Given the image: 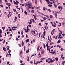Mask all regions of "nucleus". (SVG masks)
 <instances>
[{
  "label": "nucleus",
  "mask_w": 65,
  "mask_h": 65,
  "mask_svg": "<svg viewBox=\"0 0 65 65\" xmlns=\"http://www.w3.org/2000/svg\"><path fill=\"white\" fill-rule=\"evenodd\" d=\"M27 58H28V59L27 60L28 61H30V60H29V56H27ZM28 60H29V61H28Z\"/></svg>",
  "instance_id": "nucleus-39"
},
{
  "label": "nucleus",
  "mask_w": 65,
  "mask_h": 65,
  "mask_svg": "<svg viewBox=\"0 0 65 65\" xmlns=\"http://www.w3.org/2000/svg\"><path fill=\"white\" fill-rule=\"evenodd\" d=\"M43 19L44 20L43 21H45V20H46V18L45 17H44V18H43Z\"/></svg>",
  "instance_id": "nucleus-6"
},
{
  "label": "nucleus",
  "mask_w": 65,
  "mask_h": 65,
  "mask_svg": "<svg viewBox=\"0 0 65 65\" xmlns=\"http://www.w3.org/2000/svg\"><path fill=\"white\" fill-rule=\"evenodd\" d=\"M21 35L23 34V30L21 32Z\"/></svg>",
  "instance_id": "nucleus-15"
},
{
  "label": "nucleus",
  "mask_w": 65,
  "mask_h": 65,
  "mask_svg": "<svg viewBox=\"0 0 65 65\" xmlns=\"http://www.w3.org/2000/svg\"><path fill=\"white\" fill-rule=\"evenodd\" d=\"M45 8L44 7L43 8V10L45 11Z\"/></svg>",
  "instance_id": "nucleus-23"
},
{
  "label": "nucleus",
  "mask_w": 65,
  "mask_h": 65,
  "mask_svg": "<svg viewBox=\"0 0 65 65\" xmlns=\"http://www.w3.org/2000/svg\"><path fill=\"white\" fill-rule=\"evenodd\" d=\"M40 7H37L36 8V9H39V8Z\"/></svg>",
  "instance_id": "nucleus-38"
},
{
  "label": "nucleus",
  "mask_w": 65,
  "mask_h": 65,
  "mask_svg": "<svg viewBox=\"0 0 65 65\" xmlns=\"http://www.w3.org/2000/svg\"><path fill=\"white\" fill-rule=\"evenodd\" d=\"M58 8L59 9H60V8H61V6H59Z\"/></svg>",
  "instance_id": "nucleus-35"
},
{
  "label": "nucleus",
  "mask_w": 65,
  "mask_h": 65,
  "mask_svg": "<svg viewBox=\"0 0 65 65\" xmlns=\"http://www.w3.org/2000/svg\"><path fill=\"white\" fill-rule=\"evenodd\" d=\"M38 64V61H37L36 63L35 64L36 65H37Z\"/></svg>",
  "instance_id": "nucleus-53"
},
{
  "label": "nucleus",
  "mask_w": 65,
  "mask_h": 65,
  "mask_svg": "<svg viewBox=\"0 0 65 65\" xmlns=\"http://www.w3.org/2000/svg\"><path fill=\"white\" fill-rule=\"evenodd\" d=\"M31 20H32V21H33L32 22H33V23H35V21H34V20L33 19H31Z\"/></svg>",
  "instance_id": "nucleus-18"
},
{
  "label": "nucleus",
  "mask_w": 65,
  "mask_h": 65,
  "mask_svg": "<svg viewBox=\"0 0 65 65\" xmlns=\"http://www.w3.org/2000/svg\"><path fill=\"white\" fill-rule=\"evenodd\" d=\"M0 6H1V7H3V5H0Z\"/></svg>",
  "instance_id": "nucleus-58"
},
{
  "label": "nucleus",
  "mask_w": 65,
  "mask_h": 65,
  "mask_svg": "<svg viewBox=\"0 0 65 65\" xmlns=\"http://www.w3.org/2000/svg\"><path fill=\"white\" fill-rule=\"evenodd\" d=\"M54 31H52V32H51V34L52 35H53V34H54Z\"/></svg>",
  "instance_id": "nucleus-11"
},
{
  "label": "nucleus",
  "mask_w": 65,
  "mask_h": 65,
  "mask_svg": "<svg viewBox=\"0 0 65 65\" xmlns=\"http://www.w3.org/2000/svg\"><path fill=\"white\" fill-rule=\"evenodd\" d=\"M48 40H49L50 42H51V40H50V39H49V36H48Z\"/></svg>",
  "instance_id": "nucleus-20"
},
{
  "label": "nucleus",
  "mask_w": 65,
  "mask_h": 65,
  "mask_svg": "<svg viewBox=\"0 0 65 65\" xmlns=\"http://www.w3.org/2000/svg\"><path fill=\"white\" fill-rule=\"evenodd\" d=\"M53 4H54V6L55 5H56V3H55L56 2V1H54V2H53Z\"/></svg>",
  "instance_id": "nucleus-9"
},
{
  "label": "nucleus",
  "mask_w": 65,
  "mask_h": 65,
  "mask_svg": "<svg viewBox=\"0 0 65 65\" xmlns=\"http://www.w3.org/2000/svg\"><path fill=\"white\" fill-rule=\"evenodd\" d=\"M26 38L28 37V36L27 35V34H26Z\"/></svg>",
  "instance_id": "nucleus-40"
},
{
  "label": "nucleus",
  "mask_w": 65,
  "mask_h": 65,
  "mask_svg": "<svg viewBox=\"0 0 65 65\" xmlns=\"http://www.w3.org/2000/svg\"><path fill=\"white\" fill-rule=\"evenodd\" d=\"M25 64V63H22L20 64V65H24Z\"/></svg>",
  "instance_id": "nucleus-51"
},
{
  "label": "nucleus",
  "mask_w": 65,
  "mask_h": 65,
  "mask_svg": "<svg viewBox=\"0 0 65 65\" xmlns=\"http://www.w3.org/2000/svg\"><path fill=\"white\" fill-rule=\"evenodd\" d=\"M60 42H61V41L60 40H58L57 41V43H60Z\"/></svg>",
  "instance_id": "nucleus-22"
},
{
  "label": "nucleus",
  "mask_w": 65,
  "mask_h": 65,
  "mask_svg": "<svg viewBox=\"0 0 65 65\" xmlns=\"http://www.w3.org/2000/svg\"><path fill=\"white\" fill-rule=\"evenodd\" d=\"M46 62H48V61H49V60H48V59H47L46 60Z\"/></svg>",
  "instance_id": "nucleus-63"
},
{
  "label": "nucleus",
  "mask_w": 65,
  "mask_h": 65,
  "mask_svg": "<svg viewBox=\"0 0 65 65\" xmlns=\"http://www.w3.org/2000/svg\"><path fill=\"white\" fill-rule=\"evenodd\" d=\"M62 64H63L64 65H65V63H64V62L63 61L62 62Z\"/></svg>",
  "instance_id": "nucleus-47"
},
{
  "label": "nucleus",
  "mask_w": 65,
  "mask_h": 65,
  "mask_svg": "<svg viewBox=\"0 0 65 65\" xmlns=\"http://www.w3.org/2000/svg\"><path fill=\"white\" fill-rule=\"evenodd\" d=\"M13 10L14 12H16V10L15 9H13Z\"/></svg>",
  "instance_id": "nucleus-37"
},
{
  "label": "nucleus",
  "mask_w": 65,
  "mask_h": 65,
  "mask_svg": "<svg viewBox=\"0 0 65 65\" xmlns=\"http://www.w3.org/2000/svg\"><path fill=\"white\" fill-rule=\"evenodd\" d=\"M2 3V0H0V3L1 4Z\"/></svg>",
  "instance_id": "nucleus-54"
},
{
  "label": "nucleus",
  "mask_w": 65,
  "mask_h": 65,
  "mask_svg": "<svg viewBox=\"0 0 65 65\" xmlns=\"http://www.w3.org/2000/svg\"><path fill=\"white\" fill-rule=\"evenodd\" d=\"M27 2L28 3V4L27 3L25 4V5L26 7H28V8H31V7H32V3L29 2Z\"/></svg>",
  "instance_id": "nucleus-1"
},
{
  "label": "nucleus",
  "mask_w": 65,
  "mask_h": 65,
  "mask_svg": "<svg viewBox=\"0 0 65 65\" xmlns=\"http://www.w3.org/2000/svg\"><path fill=\"white\" fill-rule=\"evenodd\" d=\"M14 4H15L16 5H18V4H17V3H16V2H15V1H14Z\"/></svg>",
  "instance_id": "nucleus-25"
},
{
  "label": "nucleus",
  "mask_w": 65,
  "mask_h": 65,
  "mask_svg": "<svg viewBox=\"0 0 65 65\" xmlns=\"http://www.w3.org/2000/svg\"><path fill=\"white\" fill-rule=\"evenodd\" d=\"M24 13H25L26 15H27V11H26L25 10L24 11Z\"/></svg>",
  "instance_id": "nucleus-12"
},
{
  "label": "nucleus",
  "mask_w": 65,
  "mask_h": 65,
  "mask_svg": "<svg viewBox=\"0 0 65 65\" xmlns=\"http://www.w3.org/2000/svg\"><path fill=\"white\" fill-rule=\"evenodd\" d=\"M22 46H24V43L23 42V43H22Z\"/></svg>",
  "instance_id": "nucleus-55"
},
{
  "label": "nucleus",
  "mask_w": 65,
  "mask_h": 65,
  "mask_svg": "<svg viewBox=\"0 0 65 65\" xmlns=\"http://www.w3.org/2000/svg\"><path fill=\"white\" fill-rule=\"evenodd\" d=\"M10 47L9 46H8L7 47V50H9V48Z\"/></svg>",
  "instance_id": "nucleus-8"
},
{
  "label": "nucleus",
  "mask_w": 65,
  "mask_h": 65,
  "mask_svg": "<svg viewBox=\"0 0 65 65\" xmlns=\"http://www.w3.org/2000/svg\"><path fill=\"white\" fill-rule=\"evenodd\" d=\"M16 2L17 3V4H18L19 3V2H18V1H17V0H16Z\"/></svg>",
  "instance_id": "nucleus-34"
},
{
  "label": "nucleus",
  "mask_w": 65,
  "mask_h": 65,
  "mask_svg": "<svg viewBox=\"0 0 65 65\" xmlns=\"http://www.w3.org/2000/svg\"><path fill=\"white\" fill-rule=\"evenodd\" d=\"M38 25L39 26H42V25H41V23H39Z\"/></svg>",
  "instance_id": "nucleus-30"
},
{
  "label": "nucleus",
  "mask_w": 65,
  "mask_h": 65,
  "mask_svg": "<svg viewBox=\"0 0 65 65\" xmlns=\"http://www.w3.org/2000/svg\"><path fill=\"white\" fill-rule=\"evenodd\" d=\"M46 1V2H49V0H45Z\"/></svg>",
  "instance_id": "nucleus-62"
},
{
  "label": "nucleus",
  "mask_w": 65,
  "mask_h": 65,
  "mask_svg": "<svg viewBox=\"0 0 65 65\" xmlns=\"http://www.w3.org/2000/svg\"><path fill=\"white\" fill-rule=\"evenodd\" d=\"M30 64H32V63H33V61H30Z\"/></svg>",
  "instance_id": "nucleus-43"
},
{
  "label": "nucleus",
  "mask_w": 65,
  "mask_h": 65,
  "mask_svg": "<svg viewBox=\"0 0 65 65\" xmlns=\"http://www.w3.org/2000/svg\"><path fill=\"white\" fill-rule=\"evenodd\" d=\"M35 3L36 4H37V0H35Z\"/></svg>",
  "instance_id": "nucleus-14"
},
{
  "label": "nucleus",
  "mask_w": 65,
  "mask_h": 65,
  "mask_svg": "<svg viewBox=\"0 0 65 65\" xmlns=\"http://www.w3.org/2000/svg\"><path fill=\"white\" fill-rule=\"evenodd\" d=\"M43 46L44 48H45L46 46H45V44H43Z\"/></svg>",
  "instance_id": "nucleus-32"
},
{
  "label": "nucleus",
  "mask_w": 65,
  "mask_h": 65,
  "mask_svg": "<svg viewBox=\"0 0 65 65\" xmlns=\"http://www.w3.org/2000/svg\"><path fill=\"white\" fill-rule=\"evenodd\" d=\"M18 16L19 18H21L20 17V14H18Z\"/></svg>",
  "instance_id": "nucleus-29"
},
{
  "label": "nucleus",
  "mask_w": 65,
  "mask_h": 65,
  "mask_svg": "<svg viewBox=\"0 0 65 65\" xmlns=\"http://www.w3.org/2000/svg\"><path fill=\"white\" fill-rule=\"evenodd\" d=\"M29 39H27L26 41V42H29Z\"/></svg>",
  "instance_id": "nucleus-10"
},
{
  "label": "nucleus",
  "mask_w": 65,
  "mask_h": 65,
  "mask_svg": "<svg viewBox=\"0 0 65 65\" xmlns=\"http://www.w3.org/2000/svg\"><path fill=\"white\" fill-rule=\"evenodd\" d=\"M58 11H57L55 14V16L56 18H58V17H57V14L58 13Z\"/></svg>",
  "instance_id": "nucleus-4"
},
{
  "label": "nucleus",
  "mask_w": 65,
  "mask_h": 65,
  "mask_svg": "<svg viewBox=\"0 0 65 65\" xmlns=\"http://www.w3.org/2000/svg\"><path fill=\"white\" fill-rule=\"evenodd\" d=\"M12 31V30L11 29V28H10V29L9 30V31Z\"/></svg>",
  "instance_id": "nucleus-61"
},
{
  "label": "nucleus",
  "mask_w": 65,
  "mask_h": 65,
  "mask_svg": "<svg viewBox=\"0 0 65 65\" xmlns=\"http://www.w3.org/2000/svg\"><path fill=\"white\" fill-rule=\"evenodd\" d=\"M50 18H53V16L51 15H50Z\"/></svg>",
  "instance_id": "nucleus-41"
},
{
  "label": "nucleus",
  "mask_w": 65,
  "mask_h": 65,
  "mask_svg": "<svg viewBox=\"0 0 65 65\" xmlns=\"http://www.w3.org/2000/svg\"><path fill=\"white\" fill-rule=\"evenodd\" d=\"M34 10H32L31 11V13H34Z\"/></svg>",
  "instance_id": "nucleus-24"
},
{
  "label": "nucleus",
  "mask_w": 65,
  "mask_h": 65,
  "mask_svg": "<svg viewBox=\"0 0 65 65\" xmlns=\"http://www.w3.org/2000/svg\"><path fill=\"white\" fill-rule=\"evenodd\" d=\"M16 39L17 40V41H18V40H19V39L18 38H16Z\"/></svg>",
  "instance_id": "nucleus-60"
},
{
  "label": "nucleus",
  "mask_w": 65,
  "mask_h": 65,
  "mask_svg": "<svg viewBox=\"0 0 65 65\" xmlns=\"http://www.w3.org/2000/svg\"><path fill=\"white\" fill-rule=\"evenodd\" d=\"M41 34V33H40L39 34V37H40V34Z\"/></svg>",
  "instance_id": "nucleus-44"
},
{
  "label": "nucleus",
  "mask_w": 65,
  "mask_h": 65,
  "mask_svg": "<svg viewBox=\"0 0 65 65\" xmlns=\"http://www.w3.org/2000/svg\"><path fill=\"white\" fill-rule=\"evenodd\" d=\"M28 32H29V31H28V30H27V29H26V30H25V32L26 33H28Z\"/></svg>",
  "instance_id": "nucleus-27"
},
{
  "label": "nucleus",
  "mask_w": 65,
  "mask_h": 65,
  "mask_svg": "<svg viewBox=\"0 0 65 65\" xmlns=\"http://www.w3.org/2000/svg\"><path fill=\"white\" fill-rule=\"evenodd\" d=\"M65 58V57H63L62 58V60H64V58Z\"/></svg>",
  "instance_id": "nucleus-57"
},
{
  "label": "nucleus",
  "mask_w": 65,
  "mask_h": 65,
  "mask_svg": "<svg viewBox=\"0 0 65 65\" xmlns=\"http://www.w3.org/2000/svg\"><path fill=\"white\" fill-rule=\"evenodd\" d=\"M52 26L53 27H54L55 28H56V23H52V22H51Z\"/></svg>",
  "instance_id": "nucleus-2"
},
{
  "label": "nucleus",
  "mask_w": 65,
  "mask_h": 65,
  "mask_svg": "<svg viewBox=\"0 0 65 65\" xmlns=\"http://www.w3.org/2000/svg\"><path fill=\"white\" fill-rule=\"evenodd\" d=\"M13 28L14 29H16L17 28L16 27H12V28L13 29Z\"/></svg>",
  "instance_id": "nucleus-21"
},
{
  "label": "nucleus",
  "mask_w": 65,
  "mask_h": 65,
  "mask_svg": "<svg viewBox=\"0 0 65 65\" xmlns=\"http://www.w3.org/2000/svg\"><path fill=\"white\" fill-rule=\"evenodd\" d=\"M55 59L56 61H58V58H55Z\"/></svg>",
  "instance_id": "nucleus-26"
},
{
  "label": "nucleus",
  "mask_w": 65,
  "mask_h": 65,
  "mask_svg": "<svg viewBox=\"0 0 65 65\" xmlns=\"http://www.w3.org/2000/svg\"><path fill=\"white\" fill-rule=\"evenodd\" d=\"M12 30L13 31H14V30H17V29H13L12 28Z\"/></svg>",
  "instance_id": "nucleus-50"
},
{
  "label": "nucleus",
  "mask_w": 65,
  "mask_h": 65,
  "mask_svg": "<svg viewBox=\"0 0 65 65\" xmlns=\"http://www.w3.org/2000/svg\"><path fill=\"white\" fill-rule=\"evenodd\" d=\"M18 45L19 46V47H21V45L20 44H18Z\"/></svg>",
  "instance_id": "nucleus-36"
},
{
  "label": "nucleus",
  "mask_w": 65,
  "mask_h": 65,
  "mask_svg": "<svg viewBox=\"0 0 65 65\" xmlns=\"http://www.w3.org/2000/svg\"><path fill=\"white\" fill-rule=\"evenodd\" d=\"M48 6H49V7H52V5L51 4H49L48 5Z\"/></svg>",
  "instance_id": "nucleus-16"
},
{
  "label": "nucleus",
  "mask_w": 65,
  "mask_h": 65,
  "mask_svg": "<svg viewBox=\"0 0 65 65\" xmlns=\"http://www.w3.org/2000/svg\"><path fill=\"white\" fill-rule=\"evenodd\" d=\"M2 28L3 30H4V29H5V27H2Z\"/></svg>",
  "instance_id": "nucleus-31"
},
{
  "label": "nucleus",
  "mask_w": 65,
  "mask_h": 65,
  "mask_svg": "<svg viewBox=\"0 0 65 65\" xmlns=\"http://www.w3.org/2000/svg\"><path fill=\"white\" fill-rule=\"evenodd\" d=\"M6 57H7H7H8L9 56V54H8L7 53V54L6 55Z\"/></svg>",
  "instance_id": "nucleus-17"
},
{
  "label": "nucleus",
  "mask_w": 65,
  "mask_h": 65,
  "mask_svg": "<svg viewBox=\"0 0 65 65\" xmlns=\"http://www.w3.org/2000/svg\"><path fill=\"white\" fill-rule=\"evenodd\" d=\"M55 31V29H53L52 31V32H54Z\"/></svg>",
  "instance_id": "nucleus-52"
},
{
  "label": "nucleus",
  "mask_w": 65,
  "mask_h": 65,
  "mask_svg": "<svg viewBox=\"0 0 65 65\" xmlns=\"http://www.w3.org/2000/svg\"><path fill=\"white\" fill-rule=\"evenodd\" d=\"M34 7H31V9H34Z\"/></svg>",
  "instance_id": "nucleus-59"
},
{
  "label": "nucleus",
  "mask_w": 65,
  "mask_h": 65,
  "mask_svg": "<svg viewBox=\"0 0 65 65\" xmlns=\"http://www.w3.org/2000/svg\"><path fill=\"white\" fill-rule=\"evenodd\" d=\"M63 54H62L61 55V58H62V57H63Z\"/></svg>",
  "instance_id": "nucleus-45"
},
{
  "label": "nucleus",
  "mask_w": 65,
  "mask_h": 65,
  "mask_svg": "<svg viewBox=\"0 0 65 65\" xmlns=\"http://www.w3.org/2000/svg\"><path fill=\"white\" fill-rule=\"evenodd\" d=\"M45 31H44V32L43 33V35L44 36L45 35Z\"/></svg>",
  "instance_id": "nucleus-46"
},
{
  "label": "nucleus",
  "mask_w": 65,
  "mask_h": 65,
  "mask_svg": "<svg viewBox=\"0 0 65 65\" xmlns=\"http://www.w3.org/2000/svg\"><path fill=\"white\" fill-rule=\"evenodd\" d=\"M22 53V51H21L20 52V54H21Z\"/></svg>",
  "instance_id": "nucleus-64"
},
{
  "label": "nucleus",
  "mask_w": 65,
  "mask_h": 65,
  "mask_svg": "<svg viewBox=\"0 0 65 65\" xmlns=\"http://www.w3.org/2000/svg\"><path fill=\"white\" fill-rule=\"evenodd\" d=\"M17 17L15 16V19H14V20L16 21H17Z\"/></svg>",
  "instance_id": "nucleus-13"
},
{
  "label": "nucleus",
  "mask_w": 65,
  "mask_h": 65,
  "mask_svg": "<svg viewBox=\"0 0 65 65\" xmlns=\"http://www.w3.org/2000/svg\"><path fill=\"white\" fill-rule=\"evenodd\" d=\"M3 50H4V51H6V48H5L4 47H3Z\"/></svg>",
  "instance_id": "nucleus-5"
},
{
  "label": "nucleus",
  "mask_w": 65,
  "mask_h": 65,
  "mask_svg": "<svg viewBox=\"0 0 65 65\" xmlns=\"http://www.w3.org/2000/svg\"><path fill=\"white\" fill-rule=\"evenodd\" d=\"M46 47H47V48H48V45L47 44H46Z\"/></svg>",
  "instance_id": "nucleus-49"
},
{
  "label": "nucleus",
  "mask_w": 65,
  "mask_h": 65,
  "mask_svg": "<svg viewBox=\"0 0 65 65\" xmlns=\"http://www.w3.org/2000/svg\"><path fill=\"white\" fill-rule=\"evenodd\" d=\"M52 63H53V62H55V59H53V60H52Z\"/></svg>",
  "instance_id": "nucleus-19"
},
{
  "label": "nucleus",
  "mask_w": 65,
  "mask_h": 65,
  "mask_svg": "<svg viewBox=\"0 0 65 65\" xmlns=\"http://www.w3.org/2000/svg\"><path fill=\"white\" fill-rule=\"evenodd\" d=\"M39 47H40V46H38L37 49V51H39Z\"/></svg>",
  "instance_id": "nucleus-7"
},
{
  "label": "nucleus",
  "mask_w": 65,
  "mask_h": 65,
  "mask_svg": "<svg viewBox=\"0 0 65 65\" xmlns=\"http://www.w3.org/2000/svg\"><path fill=\"white\" fill-rule=\"evenodd\" d=\"M10 13H11V12H9V14H10V16H11V15H10Z\"/></svg>",
  "instance_id": "nucleus-48"
},
{
  "label": "nucleus",
  "mask_w": 65,
  "mask_h": 65,
  "mask_svg": "<svg viewBox=\"0 0 65 65\" xmlns=\"http://www.w3.org/2000/svg\"><path fill=\"white\" fill-rule=\"evenodd\" d=\"M48 11H49V12H51V10L49 9H48Z\"/></svg>",
  "instance_id": "nucleus-33"
},
{
  "label": "nucleus",
  "mask_w": 65,
  "mask_h": 65,
  "mask_svg": "<svg viewBox=\"0 0 65 65\" xmlns=\"http://www.w3.org/2000/svg\"><path fill=\"white\" fill-rule=\"evenodd\" d=\"M32 41H33L34 42H35V40L34 39H33Z\"/></svg>",
  "instance_id": "nucleus-56"
},
{
  "label": "nucleus",
  "mask_w": 65,
  "mask_h": 65,
  "mask_svg": "<svg viewBox=\"0 0 65 65\" xmlns=\"http://www.w3.org/2000/svg\"><path fill=\"white\" fill-rule=\"evenodd\" d=\"M48 60H50L48 62L49 63H52V59H51L50 58H48Z\"/></svg>",
  "instance_id": "nucleus-3"
},
{
  "label": "nucleus",
  "mask_w": 65,
  "mask_h": 65,
  "mask_svg": "<svg viewBox=\"0 0 65 65\" xmlns=\"http://www.w3.org/2000/svg\"><path fill=\"white\" fill-rule=\"evenodd\" d=\"M55 53V50H54L53 53H52V54H54Z\"/></svg>",
  "instance_id": "nucleus-42"
},
{
  "label": "nucleus",
  "mask_w": 65,
  "mask_h": 65,
  "mask_svg": "<svg viewBox=\"0 0 65 65\" xmlns=\"http://www.w3.org/2000/svg\"><path fill=\"white\" fill-rule=\"evenodd\" d=\"M60 9L61 10H62L63 9V7L62 6H60Z\"/></svg>",
  "instance_id": "nucleus-28"
}]
</instances>
